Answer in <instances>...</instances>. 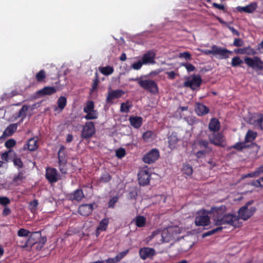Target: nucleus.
I'll use <instances>...</instances> for the list:
<instances>
[{
	"label": "nucleus",
	"mask_w": 263,
	"mask_h": 263,
	"mask_svg": "<svg viewBox=\"0 0 263 263\" xmlns=\"http://www.w3.org/2000/svg\"><path fill=\"white\" fill-rule=\"evenodd\" d=\"M182 171H183V173L187 176L191 175L193 173L192 167L189 165H184L182 168Z\"/></svg>",
	"instance_id": "5fc2aeb1"
},
{
	"label": "nucleus",
	"mask_w": 263,
	"mask_h": 263,
	"mask_svg": "<svg viewBox=\"0 0 263 263\" xmlns=\"http://www.w3.org/2000/svg\"><path fill=\"white\" fill-rule=\"evenodd\" d=\"M209 128L211 131L217 132L220 129V123L216 118H212L209 123Z\"/></svg>",
	"instance_id": "c85d7f7f"
},
{
	"label": "nucleus",
	"mask_w": 263,
	"mask_h": 263,
	"mask_svg": "<svg viewBox=\"0 0 263 263\" xmlns=\"http://www.w3.org/2000/svg\"><path fill=\"white\" fill-rule=\"evenodd\" d=\"M57 91V88L55 87L45 86L43 88L38 90L36 93L39 96H44L53 95Z\"/></svg>",
	"instance_id": "6ab92c4d"
},
{
	"label": "nucleus",
	"mask_w": 263,
	"mask_h": 263,
	"mask_svg": "<svg viewBox=\"0 0 263 263\" xmlns=\"http://www.w3.org/2000/svg\"><path fill=\"white\" fill-rule=\"evenodd\" d=\"M134 220L136 226L138 228H142L146 225V218L143 216H137Z\"/></svg>",
	"instance_id": "2f4dec72"
},
{
	"label": "nucleus",
	"mask_w": 263,
	"mask_h": 263,
	"mask_svg": "<svg viewBox=\"0 0 263 263\" xmlns=\"http://www.w3.org/2000/svg\"><path fill=\"white\" fill-rule=\"evenodd\" d=\"M151 179V172L147 168L141 170L138 174L139 183L141 186H145L149 184Z\"/></svg>",
	"instance_id": "39448f33"
},
{
	"label": "nucleus",
	"mask_w": 263,
	"mask_h": 263,
	"mask_svg": "<svg viewBox=\"0 0 263 263\" xmlns=\"http://www.w3.org/2000/svg\"><path fill=\"white\" fill-rule=\"evenodd\" d=\"M159 157V151L156 149H152L144 156L143 160L145 163L151 164L155 162Z\"/></svg>",
	"instance_id": "f8f14e48"
},
{
	"label": "nucleus",
	"mask_w": 263,
	"mask_h": 263,
	"mask_svg": "<svg viewBox=\"0 0 263 263\" xmlns=\"http://www.w3.org/2000/svg\"><path fill=\"white\" fill-rule=\"evenodd\" d=\"M184 120L189 124V125H193L194 124L195 122V118L193 117V116H190L187 117H184Z\"/></svg>",
	"instance_id": "680f3d73"
},
{
	"label": "nucleus",
	"mask_w": 263,
	"mask_h": 263,
	"mask_svg": "<svg viewBox=\"0 0 263 263\" xmlns=\"http://www.w3.org/2000/svg\"><path fill=\"white\" fill-rule=\"evenodd\" d=\"M25 179V176H24L23 172H20L17 175L14 176L12 181L10 183V184L14 186H17L21 185Z\"/></svg>",
	"instance_id": "b1692460"
},
{
	"label": "nucleus",
	"mask_w": 263,
	"mask_h": 263,
	"mask_svg": "<svg viewBox=\"0 0 263 263\" xmlns=\"http://www.w3.org/2000/svg\"><path fill=\"white\" fill-rule=\"evenodd\" d=\"M96 133L95 126L93 122H86L82 131L81 137L82 138L87 139L91 137Z\"/></svg>",
	"instance_id": "6e6552de"
},
{
	"label": "nucleus",
	"mask_w": 263,
	"mask_h": 263,
	"mask_svg": "<svg viewBox=\"0 0 263 263\" xmlns=\"http://www.w3.org/2000/svg\"><path fill=\"white\" fill-rule=\"evenodd\" d=\"M244 62L249 67L255 70H263V61L258 57H246Z\"/></svg>",
	"instance_id": "20e7f679"
},
{
	"label": "nucleus",
	"mask_w": 263,
	"mask_h": 263,
	"mask_svg": "<svg viewBox=\"0 0 263 263\" xmlns=\"http://www.w3.org/2000/svg\"><path fill=\"white\" fill-rule=\"evenodd\" d=\"M246 147V145L243 143H237L233 146V148L237 150H241Z\"/></svg>",
	"instance_id": "69168bd1"
},
{
	"label": "nucleus",
	"mask_w": 263,
	"mask_h": 263,
	"mask_svg": "<svg viewBox=\"0 0 263 263\" xmlns=\"http://www.w3.org/2000/svg\"><path fill=\"white\" fill-rule=\"evenodd\" d=\"M198 144L200 148L204 147L208 153L212 152V149L209 146V143L206 140L200 139L198 141Z\"/></svg>",
	"instance_id": "c9c22d12"
},
{
	"label": "nucleus",
	"mask_w": 263,
	"mask_h": 263,
	"mask_svg": "<svg viewBox=\"0 0 263 263\" xmlns=\"http://www.w3.org/2000/svg\"><path fill=\"white\" fill-rule=\"evenodd\" d=\"M109 224V219L108 218H104L102 219L99 222L97 227V232L98 231H105L106 230L108 225Z\"/></svg>",
	"instance_id": "7c9ffc66"
},
{
	"label": "nucleus",
	"mask_w": 263,
	"mask_h": 263,
	"mask_svg": "<svg viewBox=\"0 0 263 263\" xmlns=\"http://www.w3.org/2000/svg\"><path fill=\"white\" fill-rule=\"evenodd\" d=\"M118 198L116 196L111 198L108 202V208H114L115 204L117 202Z\"/></svg>",
	"instance_id": "e2e57ef3"
},
{
	"label": "nucleus",
	"mask_w": 263,
	"mask_h": 263,
	"mask_svg": "<svg viewBox=\"0 0 263 263\" xmlns=\"http://www.w3.org/2000/svg\"><path fill=\"white\" fill-rule=\"evenodd\" d=\"M225 211V206L211 209V212L213 214L212 219L214 224L218 227L225 224L236 227L239 218L234 214H224Z\"/></svg>",
	"instance_id": "f257e3e1"
},
{
	"label": "nucleus",
	"mask_w": 263,
	"mask_h": 263,
	"mask_svg": "<svg viewBox=\"0 0 263 263\" xmlns=\"http://www.w3.org/2000/svg\"><path fill=\"white\" fill-rule=\"evenodd\" d=\"M206 153H208L206 149L199 151L196 153V156L198 158H200L202 156H205Z\"/></svg>",
	"instance_id": "338daca9"
},
{
	"label": "nucleus",
	"mask_w": 263,
	"mask_h": 263,
	"mask_svg": "<svg viewBox=\"0 0 263 263\" xmlns=\"http://www.w3.org/2000/svg\"><path fill=\"white\" fill-rule=\"evenodd\" d=\"M128 120L130 125L135 128H140L143 122V119L141 117L139 116H130Z\"/></svg>",
	"instance_id": "4be33fe9"
},
{
	"label": "nucleus",
	"mask_w": 263,
	"mask_h": 263,
	"mask_svg": "<svg viewBox=\"0 0 263 263\" xmlns=\"http://www.w3.org/2000/svg\"><path fill=\"white\" fill-rule=\"evenodd\" d=\"M155 254L156 251L153 248L144 247L141 248L139 250V255L143 260H145L148 258H152Z\"/></svg>",
	"instance_id": "4468645a"
},
{
	"label": "nucleus",
	"mask_w": 263,
	"mask_h": 263,
	"mask_svg": "<svg viewBox=\"0 0 263 263\" xmlns=\"http://www.w3.org/2000/svg\"><path fill=\"white\" fill-rule=\"evenodd\" d=\"M215 50L214 55H218L220 59H227L229 58L228 54L232 53V52L221 47L215 46Z\"/></svg>",
	"instance_id": "aec40b11"
},
{
	"label": "nucleus",
	"mask_w": 263,
	"mask_h": 263,
	"mask_svg": "<svg viewBox=\"0 0 263 263\" xmlns=\"http://www.w3.org/2000/svg\"><path fill=\"white\" fill-rule=\"evenodd\" d=\"M192 236L182 237L183 240L182 242V245L183 246V251H187L194 245V241L192 240Z\"/></svg>",
	"instance_id": "a878e982"
},
{
	"label": "nucleus",
	"mask_w": 263,
	"mask_h": 263,
	"mask_svg": "<svg viewBox=\"0 0 263 263\" xmlns=\"http://www.w3.org/2000/svg\"><path fill=\"white\" fill-rule=\"evenodd\" d=\"M251 123L257 128L263 129V115L256 114L250 120Z\"/></svg>",
	"instance_id": "a211bd4d"
},
{
	"label": "nucleus",
	"mask_w": 263,
	"mask_h": 263,
	"mask_svg": "<svg viewBox=\"0 0 263 263\" xmlns=\"http://www.w3.org/2000/svg\"><path fill=\"white\" fill-rule=\"evenodd\" d=\"M17 124H10L3 132V135L5 138L11 136L17 129Z\"/></svg>",
	"instance_id": "bb28decb"
},
{
	"label": "nucleus",
	"mask_w": 263,
	"mask_h": 263,
	"mask_svg": "<svg viewBox=\"0 0 263 263\" xmlns=\"http://www.w3.org/2000/svg\"><path fill=\"white\" fill-rule=\"evenodd\" d=\"M182 66L185 67L189 72L193 71L196 69L194 65L188 63H182Z\"/></svg>",
	"instance_id": "6e6d98bb"
},
{
	"label": "nucleus",
	"mask_w": 263,
	"mask_h": 263,
	"mask_svg": "<svg viewBox=\"0 0 263 263\" xmlns=\"http://www.w3.org/2000/svg\"><path fill=\"white\" fill-rule=\"evenodd\" d=\"M256 211V208L252 206L250 208H247L246 206H242L238 211L239 218L246 220L248 219Z\"/></svg>",
	"instance_id": "9d476101"
},
{
	"label": "nucleus",
	"mask_w": 263,
	"mask_h": 263,
	"mask_svg": "<svg viewBox=\"0 0 263 263\" xmlns=\"http://www.w3.org/2000/svg\"><path fill=\"white\" fill-rule=\"evenodd\" d=\"M39 202L36 199H34L33 201L30 202L29 204V208L32 212H35L38 206Z\"/></svg>",
	"instance_id": "3c124183"
},
{
	"label": "nucleus",
	"mask_w": 263,
	"mask_h": 263,
	"mask_svg": "<svg viewBox=\"0 0 263 263\" xmlns=\"http://www.w3.org/2000/svg\"><path fill=\"white\" fill-rule=\"evenodd\" d=\"M65 147L61 146L58 152L59 162L67 163V157L65 154Z\"/></svg>",
	"instance_id": "473e14b6"
},
{
	"label": "nucleus",
	"mask_w": 263,
	"mask_h": 263,
	"mask_svg": "<svg viewBox=\"0 0 263 263\" xmlns=\"http://www.w3.org/2000/svg\"><path fill=\"white\" fill-rule=\"evenodd\" d=\"M244 42L241 39H235L233 42V46L235 47H241L243 45Z\"/></svg>",
	"instance_id": "0e129e2a"
},
{
	"label": "nucleus",
	"mask_w": 263,
	"mask_h": 263,
	"mask_svg": "<svg viewBox=\"0 0 263 263\" xmlns=\"http://www.w3.org/2000/svg\"><path fill=\"white\" fill-rule=\"evenodd\" d=\"M45 177L50 183H55L60 179V175L57 170L53 167L46 168Z\"/></svg>",
	"instance_id": "1a4fd4ad"
},
{
	"label": "nucleus",
	"mask_w": 263,
	"mask_h": 263,
	"mask_svg": "<svg viewBox=\"0 0 263 263\" xmlns=\"http://www.w3.org/2000/svg\"><path fill=\"white\" fill-rule=\"evenodd\" d=\"M16 155V153L12 149H9L1 154V159L2 161L4 163H7L9 161H12L13 156Z\"/></svg>",
	"instance_id": "412c9836"
},
{
	"label": "nucleus",
	"mask_w": 263,
	"mask_h": 263,
	"mask_svg": "<svg viewBox=\"0 0 263 263\" xmlns=\"http://www.w3.org/2000/svg\"><path fill=\"white\" fill-rule=\"evenodd\" d=\"M16 144V141L14 139H9L7 140L5 143V146L6 148L9 149L13 147Z\"/></svg>",
	"instance_id": "09e8293b"
},
{
	"label": "nucleus",
	"mask_w": 263,
	"mask_h": 263,
	"mask_svg": "<svg viewBox=\"0 0 263 263\" xmlns=\"http://www.w3.org/2000/svg\"><path fill=\"white\" fill-rule=\"evenodd\" d=\"M129 250H126L117 254V256L115 257L117 261L119 262L121 259H122L125 256H126Z\"/></svg>",
	"instance_id": "052dcab7"
},
{
	"label": "nucleus",
	"mask_w": 263,
	"mask_h": 263,
	"mask_svg": "<svg viewBox=\"0 0 263 263\" xmlns=\"http://www.w3.org/2000/svg\"><path fill=\"white\" fill-rule=\"evenodd\" d=\"M12 161H13L14 166L17 167L18 168H22L24 166V164L21 159L18 157L16 154L15 156H13Z\"/></svg>",
	"instance_id": "ea45409f"
},
{
	"label": "nucleus",
	"mask_w": 263,
	"mask_h": 263,
	"mask_svg": "<svg viewBox=\"0 0 263 263\" xmlns=\"http://www.w3.org/2000/svg\"><path fill=\"white\" fill-rule=\"evenodd\" d=\"M243 63V61L239 57H234L231 62V65L233 67H237L240 66Z\"/></svg>",
	"instance_id": "49530a36"
},
{
	"label": "nucleus",
	"mask_w": 263,
	"mask_h": 263,
	"mask_svg": "<svg viewBox=\"0 0 263 263\" xmlns=\"http://www.w3.org/2000/svg\"><path fill=\"white\" fill-rule=\"evenodd\" d=\"M130 81L137 82L139 86L144 90L153 94L158 93L159 89L157 83L152 80L142 79L140 78H135L129 79Z\"/></svg>",
	"instance_id": "f03ea898"
},
{
	"label": "nucleus",
	"mask_w": 263,
	"mask_h": 263,
	"mask_svg": "<svg viewBox=\"0 0 263 263\" xmlns=\"http://www.w3.org/2000/svg\"><path fill=\"white\" fill-rule=\"evenodd\" d=\"M182 59H184L186 61H191L193 60L192 54L187 51L182 52Z\"/></svg>",
	"instance_id": "bf43d9fd"
},
{
	"label": "nucleus",
	"mask_w": 263,
	"mask_h": 263,
	"mask_svg": "<svg viewBox=\"0 0 263 263\" xmlns=\"http://www.w3.org/2000/svg\"><path fill=\"white\" fill-rule=\"evenodd\" d=\"M84 197L83 191L81 189H77L68 195V199L71 201H76L80 202Z\"/></svg>",
	"instance_id": "2eb2a0df"
},
{
	"label": "nucleus",
	"mask_w": 263,
	"mask_h": 263,
	"mask_svg": "<svg viewBox=\"0 0 263 263\" xmlns=\"http://www.w3.org/2000/svg\"><path fill=\"white\" fill-rule=\"evenodd\" d=\"M111 179V176L106 172L102 174L100 177L99 180L101 182L107 183L110 181Z\"/></svg>",
	"instance_id": "a18cd8bd"
},
{
	"label": "nucleus",
	"mask_w": 263,
	"mask_h": 263,
	"mask_svg": "<svg viewBox=\"0 0 263 263\" xmlns=\"http://www.w3.org/2000/svg\"><path fill=\"white\" fill-rule=\"evenodd\" d=\"M156 54L152 51H148L144 53L141 59L143 65L154 64L156 62L155 61Z\"/></svg>",
	"instance_id": "dca6fc26"
},
{
	"label": "nucleus",
	"mask_w": 263,
	"mask_h": 263,
	"mask_svg": "<svg viewBox=\"0 0 263 263\" xmlns=\"http://www.w3.org/2000/svg\"><path fill=\"white\" fill-rule=\"evenodd\" d=\"M195 111L199 116H204L209 112V109L204 104L198 103L196 104Z\"/></svg>",
	"instance_id": "393cba45"
},
{
	"label": "nucleus",
	"mask_w": 263,
	"mask_h": 263,
	"mask_svg": "<svg viewBox=\"0 0 263 263\" xmlns=\"http://www.w3.org/2000/svg\"><path fill=\"white\" fill-rule=\"evenodd\" d=\"M99 70L105 76H109L114 72V68L112 66H106L105 67H99Z\"/></svg>",
	"instance_id": "72a5a7b5"
},
{
	"label": "nucleus",
	"mask_w": 263,
	"mask_h": 263,
	"mask_svg": "<svg viewBox=\"0 0 263 263\" xmlns=\"http://www.w3.org/2000/svg\"><path fill=\"white\" fill-rule=\"evenodd\" d=\"M222 229H223L222 227H218L215 229H214L212 230L206 232L202 234V237H205L206 236L212 235L219 231H221Z\"/></svg>",
	"instance_id": "de8ad7c7"
},
{
	"label": "nucleus",
	"mask_w": 263,
	"mask_h": 263,
	"mask_svg": "<svg viewBox=\"0 0 263 263\" xmlns=\"http://www.w3.org/2000/svg\"><path fill=\"white\" fill-rule=\"evenodd\" d=\"M256 137V133L251 130H249L245 137V142H251Z\"/></svg>",
	"instance_id": "37998d69"
},
{
	"label": "nucleus",
	"mask_w": 263,
	"mask_h": 263,
	"mask_svg": "<svg viewBox=\"0 0 263 263\" xmlns=\"http://www.w3.org/2000/svg\"><path fill=\"white\" fill-rule=\"evenodd\" d=\"M10 203V200L7 197L5 196H1L0 197V204L7 206L8 204Z\"/></svg>",
	"instance_id": "864d4df0"
},
{
	"label": "nucleus",
	"mask_w": 263,
	"mask_h": 263,
	"mask_svg": "<svg viewBox=\"0 0 263 263\" xmlns=\"http://www.w3.org/2000/svg\"><path fill=\"white\" fill-rule=\"evenodd\" d=\"M58 107L54 108V110H57L58 108L60 109V111H62L65 107L67 104L66 98L63 96L60 97L57 101Z\"/></svg>",
	"instance_id": "c756f323"
},
{
	"label": "nucleus",
	"mask_w": 263,
	"mask_h": 263,
	"mask_svg": "<svg viewBox=\"0 0 263 263\" xmlns=\"http://www.w3.org/2000/svg\"><path fill=\"white\" fill-rule=\"evenodd\" d=\"M124 94V91L121 89H117L108 92L106 102L107 103H112V100L121 97Z\"/></svg>",
	"instance_id": "f3484780"
},
{
	"label": "nucleus",
	"mask_w": 263,
	"mask_h": 263,
	"mask_svg": "<svg viewBox=\"0 0 263 263\" xmlns=\"http://www.w3.org/2000/svg\"><path fill=\"white\" fill-rule=\"evenodd\" d=\"M59 168L62 174L67 173V163L59 162Z\"/></svg>",
	"instance_id": "603ef678"
},
{
	"label": "nucleus",
	"mask_w": 263,
	"mask_h": 263,
	"mask_svg": "<svg viewBox=\"0 0 263 263\" xmlns=\"http://www.w3.org/2000/svg\"><path fill=\"white\" fill-rule=\"evenodd\" d=\"M132 107V105L130 103L129 101H127L126 102L122 103L121 104L120 111L121 112L127 113Z\"/></svg>",
	"instance_id": "4c0bfd02"
},
{
	"label": "nucleus",
	"mask_w": 263,
	"mask_h": 263,
	"mask_svg": "<svg viewBox=\"0 0 263 263\" xmlns=\"http://www.w3.org/2000/svg\"><path fill=\"white\" fill-rule=\"evenodd\" d=\"M31 232L24 228L20 229L17 231V235L20 237H28L30 235Z\"/></svg>",
	"instance_id": "8fccbe9b"
},
{
	"label": "nucleus",
	"mask_w": 263,
	"mask_h": 263,
	"mask_svg": "<svg viewBox=\"0 0 263 263\" xmlns=\"http://www.w3.org/2000/svg\"><path fill=\"white\" fill-rule=\"evenodd\" d=\"M95 108L94 103L92 101H88L86 106L84 107V112L85 113H89L91 111H93Z\"/></svg>",
	"instance_id": "a19ab883"
},
{
	"label": "nucleus",
	"mask_w": 263,
	"mask_h": 263,
	"mask_svg": "<svg viewBox=\"0 0 263 263\" xmlns=\"http://www.w3.org/2000/svg\"><path fill=\"white\" fill-rule=\"evenodd\" d=\"M143 65V64L142 62H141V61L139 60V61H137V62L134 63L131 65V68L134 70H139L141 69V68L142 67Z\"/></svg>",
	"instance_id": "13d9d810"
},
{
	"label": "nucleus",
	"mask_w": 263,
	"mask_h": 263,
	"mask_svg": "<svg viewBox=\"0 0 263 263\" xmlns=\"http://www.w3.org/2000/svg\"><path fill=\"white\" fill-rule=\"evenodd\" d=\"M95 203L90 204H83L78 208L79 213L83 216H88L91 214L93 210V205Z\"/></svg>",
	"instance_id": "ddd939ff"
},
{
	"label": "nucleus",
	"mask_w": 263,
	"mask_h": 263,
	"mask_svg": "<svg viewBox=\"0 0 263 263\" xmlns=\"http://www.w3.org/2000/svg\"><path fill=\"white\" fill-rule=\"evenodd\" d=\"M86 114L87 115L85 116L84 118L87 120L96 119L98 118V114L97 111L96 110Z\"/></svg>",
	"instance_id": "c03bdc74"
},
{
	"label": "nucleus",
	"mask_w": 263,
	"mask_h": 263,
	"mask_svg": "<svg viewBox=\"0 0 263 263\" xmlns=\"http://www.w3.org/2000/svg\"><path fill=\"white\" fill-rule=\"evenodd\" d=\"M28 149L30 151H34L37 148V140L31 138L27 141Z\"/></svg>",
	"instance_id": "f704fd0d"
},
{
	"label": "nucleus",
	"mask_w": 263,
	"mask_h": 263,
	"mask_svg": "<svg viewBox=\"0 0 263 263\" xmlns=\"http://www.w3.org/2000/svg\"><path fill=\"white\" fill-rule=\"evenodd\" d=\"M201 83V79L199 75H194L192 77L189 78L186 82H184V86L190 87L194 90L199 87Z\"/></svg>",
	"instance_id": "9b49d317"
},
{
	"label": "nucleus",
	"mask_w": 263,
	"mask_h": 263,
	"mask_svg": "<svg viewBox=\"0 0 263 263\" xmlns=\"http://www.w3.org/2000/svg\"><path fill=\"white\" fill-rule=\"evenodd\" d=\"M125 154V150L123 148H120L118 149L116 152V156L120 159L124 157Z\"/></svg>",
	"instance_id": "4d7b16f0"
},
{
	"label": "nucleus",
	"mask_w": 263,
	"mask_h": 263,
	"mask_svg": "<svg viewBox=\"0 0 263 263\" xmlns=\"http://www.w3.org/2000/svg\"><path fill=\"white\" fill-rule=\"evenodd\" d=\"M208 139L210 142L216 146L224 147L226 146L224 136L219 133L214 132L209 135Z\"/></svg>",
	"instance_id": "423d86ee"
},
{
	"label": "nucleus",
	"mask_w": 263,
	"mask_h": 263,
	"mask_svg": "<svg viewBox=\"0 0 263 263\" xmlns=\"http://www.w3.org/2000/svg\"><path fill=\"white\" fill-rule=\"evenodd\" d=\"M47 241L46 237H42L40 231L33 232L30 233L27 241L26 242L24 247L28 246H33L36 243H39L43 247Z\"/></svg>",
	"instance_id": "7ed1b4c3"
},
{
	"label": "nucleus",
	"mask_w": 263,
	"mask_h": 263,
	"mask_svg": "<svg viewBox=\"0 0 263 263\" xmlns=\"http://www.w3.org/2000/svg\"><path fill=\"white\" fill-rule=\"evenodd\" d=\"M251 185L256 187H262L263 186V183L260 182V180L258 179L257 180L253 181L251 182Z\"/></svg>",
	"instance_id": "774afa93"
},
{
	"label": "nucleus",
	"mask_w": 263,
	"mask_h": 263,
	"mask_svg": "<svg viewBox=\"0 0 263 263\" xmlns=\"http://www.w3.org/2000/svg\"><path fill=\"white\" fill-rule=\"evenodd\" d=\"M257 6V3L256 2H253L245 7H237V9L240 12H244L250 13H252L255 10Z\"/></svg>",
	"instance_id": "5701e85b"
},
{
	"label": "nucleus",
	"mask_w": 263,
	"mask_h": 263,
	"mask_svg": "<svg viewBox=\"0 0 263 263\" xmlns=\"http://www.w3.org/2000/svg\"><path fill=\"white\" fill-rule=\"evenodd\" d=\"M211 213V211L208 212L206 211L199 212L198 215L195 218V222L196 226H205L210 224V218L209 214Z\"/></svg>",
	"instance_id": "0eeeda50"
},
{
	"label": "nucleus",
	"mask_w": 263,
	"mask_h": 263,
	"mask_svg": "<svg viewBox=\"0 0 263 263\" xmlns=\"http://www.w3.org/2000/svg\"><path fill=\"white\" fill-rule=\"evenodd\" d=\"M168 142L171 149H173L175 147L176 144L178 142V138L176 133H173L168 137Z\"/></svg>",
	"instance_id": "cd10ccee"
},
{
	"label": "nucleus",
	"mask_w": 263,
	"mask_h": 263,
	"mask_svg": "<svg viewBox=\"0 0 263 263\" xmlns=\"http://www.w3.org/2000/svg\"><path fill=\"white\" fill-rule=\"evenodd\" d=\"M46 74L44 70H41L35 75V79L37 82L41 83L45 81Z\"/></svg>",
	"instance_id": "e433bc0d"
},
{
	"label": "nucleus",
	"mask_w": 263,
	"mask_h": 263,
	"mask_svg": "<svg viewBox=\"0 0 263 263\" xmlns=\"http://www.w3.org/2000/svg\"><path fill=\"white\" fill-rule=\"evenodd\" d=\"M143 140L147 142H151L154 138V133L151 130H147L144 133L142 136Z\"/></svg>",
	"instance_id": "58836bf2"
},
{
	"label": "nucleus",
	"mask_w": 263,
	"mask_h": 263,
	"mask_svg": "<svg viewBox=\"0 0 263 263\" xmlns=\"http://www.w3.org/2000/svg\"><path fill=\"white\" fill-rule=\"evenodd\" d=\"M28 110V106L26 105H24L19 110L17 117H22V120L26 117V112Z\"/></svg>",
	"instance_id": "79ce46f5"
}]
</instances>
